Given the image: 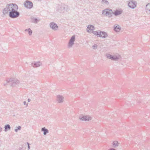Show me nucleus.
<instances>
[{
	"label": "nucleus",
	"mask_w": 150,
	"mask_h": 150,
	"mask_svg": "<svg viewBox=\"0 0 150 150\" xmlns=\"http://www.w3.org/2000/svg\"><path fill=\"white\" fill-rule=\"evenodd\" d=\"M105 56L107 58L115 61H117L120 57L119 55H112L109 54H106Z\"/></svg>",
	"instance_id": "nucleus-1"
},
{
	"label": "nucleus",
	"mask_w": 150,
	"mask_h": 150,
	"mask_svg": "<svg viewBox=\"0 0 150 150\" xmlns=\"http://www.w3.org/2000/svg\"><path fill=\"white\" fill-rule=\"evenodd\" d=\"M76 36L75 35H73L69 39L68 44V47L69 48L71 47L74 44V42L75 40Z\"/></svg>",
	"instance_id": "nucleus-2"
},
{
	"label": "nucleus",
	"mask_w": 150,
	"mask_h": 150,
	"mask_svg": "<svg viewBox=\"0 0 150 150\" xmlns=\"http://www.w3.org/2000/svg\"><path fill=\"white\" fill-rule=\"evenodd\" d=\"M20 14L19 12L17 10L10 11V17L11 18H17L19 16Z\"/></svg>",
	"instance_id": "nucleus-3"
},
{
	"label": "nucleus",
	"mask_w": 150,
	"mask_h": 150,
	"mask_svg": "<svg viewBox=\"0 0 150 150\" xmlns=\"http://www.w3.org/2000/svg\"><path fill=\"white\" fill-rule=\"evenodd\" d=\"M19 83L18 80L15 78H10V85L12 87L16 86Z\"/></svg>",
	"instance_id": "nucleus-4"
},
{
	"label": "nucleus",
	"mask_w": 150,
	"mask_h": 150,
	"mask_svg": "<svg viewBox=\"0 0 150 150\" xmlns=\"http://www.w3.org/2000/svg\"><path fill=\"white\" fill-rule=\"evenodd\" d=\"M23 4L25 8L29 9L32 8L33 6V3L29 0H26Z\"/></svg>",
	"instance_id": "nucleus-5"
},
{
	"label": "nucleus",
	"mask_w": 150,
	"mask_h": 150,
	"mask_svg": "<svg viewBox=\"0 0 150 150\" xmlns=\"http://www.w3.org/2000/svg\"><path fill=\"white\" fill-rule=\"evenodd\" d=\"M112 10L109 8H107L103 10L102 12V14L103 15H106L107 16L109 17L112 16Z\"/></svg>",
	"instance_id": "nucleus-6"
},
{
	"label": "nucleus",
	"mask_w": 150,
	"mask_h": 150,
	"mask_svg": "<svg viewBox=\"0 0 150 150\" xmlns=\"http://www.w3.org/2000/svg\"><path fill=\"white\" fill-rule=\"evenodd\" d=\"M137 2L135 1H129L128 4L129 7L132 9L135 8L137 6Z\"/></svg>",
	"instance_id": "nucleus-7"
},
{
	"label": "nucleus",
	"mask_w": 150,
	"mask_h": 150,
	"mask_svg": "<svg viewBox=\"0 0 150 150\" xmlns=\"http://www.w3.org/2000/svg\"><path fill=\"white\" fill-rule=\"evenodd\" d=\"M18 9V7L15 4H10V11H17Z\"/></svg>",
	"instance_id": "nucleus-8"
},
{
	"label": "nucleus",
	"mask_w": 150,
	"mask_h": 150,
	"mask_svg": "<svg viewBox=\"0 0 150 150\" xmlns=\"http://www.w3.org/2000/svg\"><path fill=\"white\" fill-rule=\"evenodd\" d=\"M50 28L53 30H56L58 29V26L55 23L51 22L50 23Z\"/></svg>",
	"instance_id": "nucleus-9"
},
{
	"label": "nucleus",
	"mask_w": 150,
	"mask_h": 150,
	"mask_svg": "<svg viewBox=\"0 0 150 150\" xmlns=\"http://www.w3.org/2000/svg\"><path fill=\"white\" fill-rule=\"evenodd\" d=\"M79 119L81 120L88 121L91 120V117L89 116L81 115L79 117Z\"/></svg>",
	"instance_id": "nucleus-10"
},
{
	"label": "nucleus",
	"mask_w": 150,
	"mask_h": 150,
	"mask_svg": "<svg viewBox=\"0 0 150 150\" xmlns=\"http://www.w3.org/2000/svg\"><path fill=\"white\" fill-rule=\"evenodd\" d=\"M3 13L4 15L7 14L9 16V4H8L6 7L4 8L3 11Z\"/></svg>",
	"instance_id": "nucleus-11"
},
{
	"label": "nucleus",
	"mask_w": 150,
	"mask_h": 150,
	"mask_svg": "<svg viewBox=\"0 0 150 150\" xmlns=\"http://www.w3.org/2000/svg\"><path fill=\"white\" fill-rule=\"evenodd\" d=\"M42 65V63L40 61L34 62L31 64L32 66L34 67H38Z\"/></svg>",
	"instance_id": "nucleus-12"
},
{
	"label": "nucleus",
	"mask_w": 150,
	"mask_h": 150,
	"mask_svg": "<svg viewBox=\"0 0 150 150\" xmlns=\"http://www.w3.org/2000/svg\"><path fill=\"white\" fill-rule=\"evenodd\" d=\"M64 97L61 95L57 96V100L59 103H62L63 102Z\"/></svg>",
	"instance_id": "nucleus-13"
},
{
	"label": "nucleus",
	"mask_w": 150,
	"mask_h": 150,
	"mask_svg": "<svg viewBox=\"0 0 150 150\" xmlns=\"http://www.w3.org/2000/svg\"><path fill=\"white\" fill-rule=\"evenodd\" d=\"M108 36L107 33L104 32L100 31V34L99 37L103 38H105Z\"/></svg>",
	"instance_id": "nucleus-14"
},
{
	"label": "nucleus",
	"mask_w": 150,
	"mask_h": 150,
	"mask_svg": "<svg viewBox=\"0 0 150 150\" xmlns=\"http://www.w3.org/2000/svg\"><path fill=\"white\" fill-rule=\"evenodd\" d=\"M114 30L116 32H118L120 31L121 30V27L119 25H117V24H115L114 26Z\"/></svg>",
	"instance_id": "nucleus-15"
},
{
	"label": "nucleus",
	"mask_w": 150,
	"mask_h": 150,
	"mask_svg": "<svg viewBox=\"0 0 150 150\" xmlns=\"http://www.w3.org/2000/svg\"><path fill=\"white\" fill-rule=\"evenodd\" d=\"M41 131L43 132V134L44 135H46L47 133L49 132V131L47 129L45 128V127H43L41 129Z\"/></svg>",
	"instance_id": "nucleus-16"
},
{
	"label": "nucleus",
	"mask_w": 150,
	"mask_h": 150,
	"mask_svg": "<svg viewBox=\"0 0 150 150\" xmlns=\"http://www.w3.org/2000/svg\"><path fill=\"white\" fill-rule=\"evenodd\" d=\"M122 13V11H121L116 10L115 11L114 13H113L115 16H117L119 15Z\"/></svg>",
	"instance_id": "nucleus-17"
},
{
	"label": "nucleus",
	"mask_w": 150,
	"mask_h": 150,
	"mask_svg": "<svg viewBox=\"0 0 150 150\" xmlns=\"http://www.w3.org/2000/svg\"><path fill=\"white\" fill-rule=\"evenodd\" d=\"M146 12L150 14V3L147 4L146 6Z\"/></svg>",
	"instance_id": "nucleus-18"
},
{
	"label": "nucleus",
	"mask_w": 150,
	"mask_h": 150,
	"mask_svg": "<svg viewBox=\"0 0 150 150\" xmlns=\"http://www.w3.org/2000/svg\"><path fill=\"white\" fill-rule=\"evenodd\" d=\"M92 33L97 36L99 37L100 34V31L98 30V31H93Z\"/></svg>",
	"instance_id": "nucleus-19"
},
{
	"label": "nucleus",
	"mask_w": 150,
	"mask_h": 150,
	"mask_svg": "<svg viewBox=\"0 0 150 150\" xmlns=\"http://www.w3.org/2000/svg\"><path fill=\"white\" fill-rule=\"evenodd\" d=\"M101 4L103 5H108L109 3L108 1L106 0H103L101 1Z\"/></svg>",
	"instance_id": "nucleus-20"
},
{
	"label": "nucleus",
	"mask_w": 150,
	"mask_h": 150,
	"mask_svg": "<svg viewBox=\"0 0 150 150\" xmlns=\"http://www.w3.org/2000/svg\"><path fill=\"white\" fill-rule=\"evenodd\" d=\"M119 143L116 141H113L112 143L113 146L114 147L118 146H119Z\"/></svg>",
	"instance_id": "nucleus-21"
},
{
	"label": "nucleus",
	"mask_w": 150,
	"mask_h": 150,
	"mask_svg": "<svg viewBox=\"0 0 150 150\" xmlns=\"http://www.w3.org/2000/svg\"><path fill=\"white\" fill-rule=\"evenodd\" d=\"M94 29V27L91 25H88L87 27V29H88L89 30H93Z\"/></svg>",
	"instance_id": "nucleus-22"
},
{
	"label": "nucleus",
	"mask_w": 150,
	"mask_h": 150,
	"mask_svg": "<svg viewBox=\"0 0 150 150\" xmlns=\"http://www.w3.org/2000/svg\"><path fill=\"white\" fill-rule=\"evenodd\" d=\"M25 31H28L30 35H31L32 33V31L31 30V29L30 28L25 29Z\"/></svg>",
	"instance_id": "nucleus-23"
},
{
	"label": "nucleus",
	"mask_w": 150,
	"mask_h": 150,
	"mask_svg": "<svg viewBox=\"0 0 150 150\" xmlns=\"http://www.w3.org/2000/svg\"><path fill=\"white\" fill-rule=\"evenodd\" d=\"M4 131L5 132H6L8 130H9V125L8 124L5 125L4 126Z\"/></svg>",
	"instance_id": "nucleus-24"
},
{
	"label": "nucleus",
	"mask_w": 150,
	"mask_h": 150,
	"mask_svg": "<svg viewBox=\"0 0 150 150\" xmlns=\"http://www.w3.org/2000/svg\"><path fill=\"white\" fill-rule=\"evenodd\" d=\"M21 129V126H18V127H16V129L14 131L16 132H17L18 130H20Z\"/></svg>",
	"instance_id": "nucleus-25"
},
{
	"label": "nucleus",
	"mask_w": 150,
	"mask_h": 150,
	"mask_svg": "<svg viewBox=\"0 0 150 150\" xmlns=\"http://www.w3.org/2000/svg\"><path fill=\"white\" fill-rule=\"evenodd\" d=\"M32 19L33 20V22L35 23H37L39 21L37 18H33Z\"/></svg>",
	"instance_id": "nucleus-26"
},
{
	"label": "nucleus",
	"mask_w": 150,
	"mask_h": 150,
	"mask_svg": "<svg viewBox=\"0 0 150 150\" xmlns=\"http://www.w3.org/2000/svg\"><path fill=\"white\" fill-rule=\"evenodd\" d=\"M98 46L96 44H95L93 46V48L94 49H95L97 48Z\"/></svg>",
	"instance_id": "nucleus-27"
},
{
	"label": "nucleus",
	"mask_w": 150,
	"mask_h": 150,
	"mask_svg": "<svg viewBox=\"0 0 150 150\" xmlns=\"http://www.w3.org/2000/svg\"><path fill=\"white\" fill-rule=\"evenodd\" d=\"M9 81L7 80L6 81V83L4 84V85L6 86L8 85V83H9Z\"/></svg>",
	"instance_id": "nucleus-28"
},
{
	"label": "nucleus",
	"mask_w": 150,
	"mask_h": 150,
	"mask_svg": "<svg viewBox=\"0 0 150 150\" xmlns=\"http://www.w3.org/2000/svg\"><path fill=\"white\" fill-rule=\"evenodd\" d=\"M60 8H62V9H61V10H62L63 9L65 10V6H64V7L62 6L61 7H60Z\"/></svg>",
	"instance_id": "nucleus-29"
},
{
	"label": "nucleus",
	"mask_w": 150,
	"mask_h": 150,
	"mask_svg": "<svg viewBox=\"0 0 150 150\" xmlns=\"http://www.w3.org/2000/svg\"><path fill=\"white\" fill-rule=\"evenodd\" d=\"M27 143L28 144V149L29 150L30 149V146L29 145H30V144L29 143H28V142H27Z\"/></svg>",
	"instance_id": "nucleus-30"
},
{
	"label": "nucleus",
	"mask_w": 150,
	"mask_h": 150,
	"mask_svg": "<svg viewBox=\"0 0 150 150\" xmlns=\"http://www.w3.org/2000/svg\"><path fill=\"white\" fill-rule=\"evenodd\" d=\"M18 149V150H23V146H22L21 147H19Z\"/></svg>",
	"instance_id": "nucleus-31"
},
{
	"label": "nucleus",
	"mask_w": 150,
	"mask_h": 150,
	"mask_svg": "<svg viewBox=\"0 0 150 150\" xmlns=\"http://www.w3.org/2000/svg\"><path fill=\"white\" fill-rule=\"evenodd\" d=\"M108 150H116L114 148H110V149H109Z\"/></svg>",
	"instance_id": "nucleus-32"
},
{
	"label": "nucleus",
	"mask_w": 150,
	"mask_h": 150,
	"mask_svg": "<svg viewBox=\"0 0 150 150\" xmlns=\"http://www.w3.org/2000/svg\"><path fill=\"white\" fill-rule=\"evenodd\" d=\"M2 128L1 127H0V132H1L2 131Z\"/></svg>",
	"instance_id": "nucleus-33"
},
{
	"label": "nucleus",
	"mask_w": 150,
	"mask_h": 150,
	"mask_svg": "<svg viewBox=\"0 0 150 150\" xmlns=\"http://www.w3.org/2000/svg\"><path fill=\"white\" fill-rule=\"evenodd\" d=\"M23 104L24 105H26V102L25 101H24L23 102Z\"/></svg>",
	"instance_id": "nucleus-34"
},
{
	"label": "nucleus",
	"mask_w": 150,
	"mask_h": 150,
	"mask_svg": "<svg viewBox=\"0 0 150 150\" xmlns=\"http://www.w3.org/2000/svg\"><path fill=\"white\" fill-rule=\"evenodd\" d=\"M30 99L29 98H28V102H30Z\"/></svg>",
	"instance_id": "nucleus-35"
},
{
	"label": "nucleus",
	"mask_w": 150,
	"mask_h": 150,
	"mask_svg": "<svg viewBox=\"0 0 150 150\" xmlns=\"http://www.w3.org/2000/svg\"><path fill=\"white\" fill-rule=\"evenodd\" d=\"M87 32H89V30H88Z\"/></svg>",
	"instance_id": "nucleus-36"
}]
</instances>
